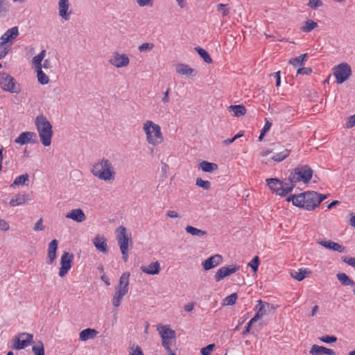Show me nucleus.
<instances>
[{
    "label": "nucleus",
    "mask_w": 355,
    "mask_h": 355,
    "mask_svg": "<svg viewBox=\"0 0 355 355\" xmlns=\"http://www.w3.org/2000/svg\"><path fill=\"white\" fill-rule=\"evenodd\" d=\"M90 171L94 177L107 182H113L116 178V169L112 162L105 157L94 162Z\"/></svg>",
    "instance_id": "nucleus-1"
},
{
    "label": "nucleus",
    "mask_w": 355,
    "mask_h": 355,
    "mask_svg": "<svg viewBox=\"0 0 355 355\" xmlns=\"http://www.w3.org/2000/svg\"><path fill=\"white\" fill-rule=\"evenodd\" d=\"M142 130L145 134L146 141L148 144L156 147L161 145L164 137L159 125L151 120L146 121L142 125Z\"/></svg>",
    "instance_id": "nucleus-2"
},
{
    "label": "nucleus",
    "mask_w": 355,
    "mask_h": 355,
    "mask_svg": "<svg viewBox=\"0 0 355 355\" xmlns=\"http://www.w3.org/2000/svg\"><path fill=\"white\" fill-rule=\"evenodd\" d=\"M287 201H292L295 206L307 210H313L320 205V200L317 198V192L315 191H307L299 195L291 196L288 197Z\"/></svg>",
    "instance_id": "nucleus-3"
},
{
    "label": "nucleus",
    "mask_w": 355,
    "mask_h": 355,
    "mask_svg": "<svg viewBox=\"0 0 355 355\" xmlns=\"http://www.w3.org/2000/svg\"><path fill=\"white\" fill-rule=\"evenodd\" d=\"M35 126L44 146H49L53 137L52 125L44 115H40L35 119Z\"/></svg>",
    "instance_id": "nucleus-4"
},
{
    "label": "nucleus",
    "mask_w": 355,
    "mask_h": 355,
    "mask_svg": "<svg viewBox=\"0 0 355 355\" xmlns=\"http://www.w3.org/2000/svg\"><path fill=\"white\" fill-rule=\"evenodd\" d=\"M157 331L162 338V345L168 355H176L175 352L171 349V347L175 345L176 341L175 331L169 325L163 324H158Z\"/></svg>",
    "instance_id": "nucleus-5"
},
{
    "label": "nucleus",
    "mask_w": 355,
    "mask_h": 355,
    "mask_svg": "<svg viewBox=\"0 0 355 355\" xmlns=\"http://www.w3.org/2000/svg\"><path fill=\"white\" fill-rule=\"evenodd\" d=\"M116 239L122 254V259L125 262L128 260V245L132 244V238L128 234L127 230L120 226L116 230Z\"/></svg>",
    "instance_id": "nucleus-6"
},
{
    "label": "nucleus",
    "mask_w": 355,
    "mask_h": 355,
    "mask_svg": "<svg viewBox=\"0 0 355 355\" xmlns=\"http://www.w3.org/2000/svg\"><path fill=\"white\" fill-rule=\"evenodd\" d=\"M313 171L307 165L297 166L288 176V181L291 183L295 184L300 181L308 182L312 178Z\"/></svg>",
    "instance_id": "nucleus-7"
},
{
    "label": "nucleus",
    "mask_w": 355,
    "mask_h": 355,
    "mask_svg": "<svg viewBox=\"0 0 355 355\" xmlns=\"http://www.w3.org/2000/svg\"><path fill=\"white\" fill-rule=\"evenodd\" d=\"M267 185L269 189L279 196H285L292 191L294 187L293 184L288 182L280 181L277 178L266 179Z\"/></svg>",
    "instance_id": "nucleus-8"
},
{
    "label": "nucleus",
    "mask_w": 355,
    "mask_h": 355,
    "mask_svg": "<svg viewBox=\"0 0 355 355\" xmlns=\"http://www.w3.org/2000/svg\"><path fill=\"white\" fill-rule=\"evenodd\" d=\"M46 54V51L45 50H42L38 55L34 56L32 59V65L37 73V80L42 85H46L49 82V78L42 70V62L44 59Z\"/></svg>",
    "instance_id": "nucleus-9"
},
{
    "label": "nucleus",
    "mask_w": 355,
    "mask_h": 355,
    "mask_svg": "<svg viewBox=\"0 0 355 355\" xmlns=\"http://www.w3.org/2000/svg\"><path fill=\"white\" fill-rule=\"evenodd\" d=\"M109 63L115 68H125L130 62L129 55L124 53L114 51L112 53L109 60Z\"/></svg>",
    "instance_id": "nucleus-10"
},
{
    "label": "nucleus",
    "mask_w": 355,
    "mask_h": 355,
    "mask_svg": "<svg viewBox=\"0 0 355 355\" xmlns=\"http://www.w3.org/2000/svg\"><path fill=\"white\" fill-rule=\"evenodd\" d=\"M1 87L10 93H19L20 92L19 85L17 83L15 80L11 76L3 73L0 78Z\"/></svg>",
    "instance_id": "nucleus-11"
},
{
    "label": "nucleus",
    "mask_w": 355,
    "mask_h": 355,
    "mask_svg": "<svg viewBox=\"0 0 355 355\" xmlns=\"http://www.w3.org/2000/svg\"><path fill=\"white\" fill-rule=\"evenodd\" d=\"M334 75L338 84H342L347 80L352 74V70L349 65L347 63H341L333 69Z\"/></svg>",
    "instance_id": "nucleus-12"
},
{
    "label": "nucleus",
    "mask_w": 355,
    "mask_h": 355,
    "mask_svg": "<svg viewBox=\"0 0 355 355\" xmlns=\"http://www.w3.org/2000/svg\"><path fill=\"white\" fill-rule=\"evenodd\" d=\"M33 336L31 334L21 333L12 340V347L15 349H22L28 347L33 341Z\"/></svg>",
    "instance_id": "nucleus-13"
},
{
    "label": "nucleus",
    "mask_w": 355,
    "mask_h": 355,
    "mask_svg": "<svg viewBox=\"0 0 355 355\" xmlns=\"http://www.w3.org/2000/svg\"><path fill=\"white\" fill-rule=\"evenodd\" d=\"M73 254L68 252H64L60 258V268L59 276L64 277L70 270L73 265Z\"/></svg>",
    "instance_id": "nucleus-14"
},
{
    "label": "nucleus",
    "mask_w": 355,
    "mask_h": 355,
    "mask_svg": "<svg viewBox=\"0 0 355 355\" xmlns=\"http://www.w3.org/2000/svg\"><path fill=\"white\" fill-rule=\"evenodd\" d=\"M240 268L238 265H228L220 268L216 275H214V279L216 282H218L224 278L230 276L232 274L236 272Z\"/></svg>",
    "instance_id": "nucleus-15"
},
{
    "label": "nucleus",
    "mask_w": 355,
    "mask_h": 355,
    "mask_svg": "<svg viewBox=\"0 0 355 355\" xmlns=\"http://www.w3.org/2000/svg\"><path fill=\"white\" fill-rule=\"evenodd\" d=\"M258 304L254 309L257 311L255 315L251 319V323H254L265 315L270 307V304L261 300H258Z\"/></svg>",
    "instance_id": "nucleus-16"
},
{
    "label": "nucleus",
    "mask_w": 355,
    "mask_h": 355,
    "mask_svg": "<svg viewBox=\"0 0 355 355\" xmlns=\"http://www.w3.org/2000/svg\"><path fill=\"white\" fill-rule=\"evenodd\" d=\"M58 14L59 16L64 21H69L70 19L72 11L70 10V3L69 0H59Z\"/></svg>",
    "instance_id": "nucleus-17"
},
{
    "label": "nucleus",
    "mask_w": 355,
    "mask_h": 355,
    "mask_svg": "<svg viewBox=\"0 0 355 355\" xmlns=\"http://www.w3.org/2000/svg\"><path fill=\"white\" fill-rule=\"evenodd\" d=\"M19 35V29L17 26H14L7 30L0 37L1 42L6 44H12L13 41Z\"/></svg>",
    "instance_id": "nucleus-18"
},
{
    "label": "nucleus",
    "mask_w": 355,
    "mask_h": 355,
    "mask_svg": "<svg viewBox=\"0 0 355 355\" xmlns=\"http://www.w3.org/2000/svg\"><path fill=\"white\" fill-rule=\"evenodd\" d=\"M175 71L180 75L186 76L188 78H193L197 76L198 71L191 68L189 64L178 63L175 65Z\"/></svg>",
    "instance_id": "nucleus-19"
},
{
    "label": "nucleus",
    "mask_w": 355,
    "mask_h": 355,
    "mask_svg": "<svg viewBox=\"0 0 355 355\" xmlns=\"http://www.w3.org/2000/svg\"><path fill=\"white\" fill-rule=\"evenodd\" d=\"M223 262V257L221 255L216 254L205 259L202 262V266L205 270H211Z\"/></svg>",
    "instance_id": "nucleus-20"
},
{
    "label": "nucleus",
    "mask_w": 355,
    "mask_h": 355,
    "mask_svg": "<svg viewBox=\"0 0 355 355\" xmlns=\"http://www.w3.org/2000/svg\"><path fill=\"white\" fill-rule=\"evenodd\" d=\"M317 243L327 249L331 250L340 253H344L346 252L345 248L344 246L331 240H319L317 241Z\"/></svg>",
    "instance_id": "nucleus-21"
},
{
    "label": "nucleus",
    "mask_w": 355,
    "mask_h": 355,
    "mask_svg": "<svg viewBox=\"0 0 355 355\" xmlns=\"http://www.w3.org/2000/svg\"><path fill=\"white\" fill-rule=\"evenodd\" d=\"M36 138V134L33 132H24L21 133L15 139V142L20 144L24 145L29 143H35L36 141L35 139Z\"/></svg>",
    "instance_id": "nucleus-22"
},
{
    "label": "nucleus",
    "mask_w": 355,
    "mask_h": 355,
    "mask_svg": "<svg viewBox=\"0 0 355 355\" xmlns=\"http://www.w3.org/2000/svg\"><path fill=\"white\" fill-rule=\"evenodd\" d=\"M130 274L128 272H123L120 278L119 283L114 287L116 291H122L123 293H128L129 291V282Z\"/></svg>",
    "instance_id": "nucleus-23"
},
{
    "label": "nucleus",
    "mask_w": 355,
    "mask_h": 355,
    "mask_svg": "<svg viewBox=\"0 0 355 355\" xmlns=\"http://www.w3.org/2000/svg\"><path fill=\"white\" fill-rule=\"evenodd\" d=\"M65 217L76 223H83L86 220V215L84 211L80 209H73L67 212Z\"/></svg>",
    "instance_id": "nucleus-24"
},
{
    "label": "nucleus",
    "mask_w": 355,
    "mask_h": 355,
    "mask_svg": "<svg viewBox=\"0 0 355 355\" xmlns=\"http://www.w3.org/2000/svg\"><path fill=\"white\" fill-rule=\"evenodd\" d=\"M274 155L270 159L262 161L265 164L270 165L271 162L273 161L275 162H280L287 158L291 153V150L286 148H283L282 150H280L278 153H273Z\"/></svg>",
    "instance_id": "nucleus-25"
},
{
    "label": "nucleus",
    "mask_w": 355,
    "mask_h": 355,
    "mask_svg": "<svg viewBox=\"0 0 355 355\" xmlns=\"http://www.w3.org/2000/svg\"><path fill=\"white\" fill-rule=\"evenodd\" d=\"M93 244L99 252L106 254L108 252L107 240L103 236L97 235L93 239Z\"/></svg>",
    "instance_id": "nucleus-26"
},
{
    "label": "nucleus",
    "mask_w": 355,
    "mask_h": 355,
    "mask_svg": "<svg viewBox=\"0 0 355 355\" xmlns=\"http://www.w3.org/2000/svg\"><path fill=\"white\" fill-rule=\"evenodd\" d=\"M31 200L30 196L26 193H17L10 201V205L12 207L23 205L28 203Z\"/></svg>",
    "instance_id": "nucleus-27"
},
{
    "label": "nucleus",
    "mask_w": 355,
    "mask_h": 355,
    "mask_svg": "<svg viewBox=\"0 0 355 355\" xmlns=\"http://www.w3.org/2000/svg\"><path fill=\"white\" fill-rule=\"evenodd\" d=\"M160 263L157 261L147 266H141V270L148 275H155L160 272Z\"/></svg>",
    "instance_id": "nucleus-28"
},
{
    "label": "nucleus",
    "mask_w": 355,
    "mask_h": 355,
    "mask_svg": "<svg viewBox=\"0 0 355 355\" xmlns=\"http://www.w3.org/2000/svg\"><path fill=\"white\" fill-rule=\"evenodd\" d=\"M309 353L311 355H335V352L333 349L318 345H313Z\"/></svg>",
    "instance_id": "nucleus-29"
},
{
    "label": "nucleus",
    "mask_w": 355,
    "mask_h": 355,
    "mask_svg": "<svg viewBox=\"0 0 355 355\" xmlns=\"http://www.w3.org/2000/svg\"><path fill=\"white\" fill-rule=\"evenodd\" d=\"M98 331L94 329L87 328L81 331L79 334V339L81 341H87L96 337Z\"/></svg>",
    "instance_id": "nucleus-30"
},
{
    "label": "nucleus",
    "mask_w": 355,
    "mask_h": 355,
    "mask_svg": "<svg viewBox=\"0 0 355 355\" xmlns=\"http://www.w3.org/2000/svg\"><path fill=\"white\" fill-rule=\"evenodd\" d=\"M227 109L230 112H232L233 116L236 117L243 116L246 113L245 107L243 105H230Z\"/></svg>",
    "instance_id": "nucleus-31"
},
{
    "label": "nucleus",
    "mask_w": 355,
    "mask_h": 355,
    "mask_svg": "<svg viewBox=\"0 0 355 355\" xmlns=\"http://www.w3.org/2000/svg\"><path fill=\"white\" fill-rule=\"evenodd\" d=\"M126 294L127 293H123L114 289V293L112 299V303L114 308H118L121 305L123 298Z\"/></svg>",
    "instance_id": "nucleus-32"
},
{
    "label": "nucleus",
    "mask_w": 355,
    "mask_h": 355,
    "mask_svg": "<svg viewBox=\"0 0 355 355\" xmlns=\"http://www.w3.org/2000/svg\"><path fill=\"white\" fill-rule=\"evenodd\" d=\"M200 168L204 172L212 173L218 169V165L207 161H202L200 163Z\"/></svg>",
    "instance_id": "nucleus-33"
},
{
    "label": "nucleus",
    "mask_w": 355,
    "mask_h": 355,
    "mask_svg": "<svg viewBox=\"0 0 355 355\" xmlns=\"http://www.w3.org/2000/svg\"><path fill=\"white\" fill-rule=\"evenodd\" d=\"M185 231L188 234H191V236H194L202 237V236L207 235L206 231L198 229L191 225H187L185 227Z\"/></svg>",
    "instance_id": "nucleus-34"
},
{
    "label": "nucleus",
    "mask_w": 355,
    "mask_h": 355,
    "mask_svg": "<svg viewBox=\"0 0 355 355\" xmlns=\"http://www.w3.org/2000/svg\"><path fill=\"white\" fill-rule=\"evenodd\" d=\"M309 273V272L308 271L307 269L301 268L299 269L298 270H292L291 272V275L292 276L293 278L298 281H302L306 277V275Z\"/></svg>",
    "instance_id": "nucleus-35"
},
{
    "label": "nucleus",
    "mask_w": 355,
    "mask_h": 355,
    "mask_svg": "<svg viewBox=\"0 0 355 355\" xmlns=\"http://www.w3.org/2000/svg\"><path fill=\"white\" fill-rule=\"evenodd\" d=\"M336 277L343 286H355V282L351 279L345 273H338L337 274Z\"/></svg>",
    "instance_id": "nucleus-36"
},
{
    "label": "nucleus",
    "mask_w": 355,
    "mask_h": 355,
    "mask_svg": "<svg viewBox=\"0 0 355 355\" xmlns=\"http://www.w3.org/2000/svg\"><path fill=\"white\" fill-rule=\"evenodd\" d=\"M306 57V53L302 54L299 57L291 59L288 62L294 67H301L304 64Z\"/></svg>",
    "instance_id": "nucleus-37"
},
{
    "label": "nucleus",
    "mask_w": 355,
    "mask_h": 355,
    "mask_svg": "<svg viewBox=\"0 0 355 355\" xmlns=\"http://www.w3.org/2000/svg\"><path fill=\"white\" fill-rule=\"evenodd\" d=\"M29 180V176L27 173L21 175L15 178L11 187L19 186L20 184H26Z\"/></svg>",
    "instance_id": "nucleus-38"
},
{
    "label": "nucleus",
    "mask_w": 355,
    "mask_h": 355,
    "mask_svg": "<svg viewBox=\"0 0 355 355\" xmlns=\"http://www.w3.org/2000/svg\"><path fill=\"white\" fill-rule=\"evenodd\" d=\"M318 26V24L313 20L309 19L307 20L304 25L301 27V31L304 33L311 32L315 28Z\"/></svg>",
    "instance_id": "nucleus-39"
},
{
    "label": "nucleus",
    "mask_w": 355,
    "mask_h": 355,
    "mask_svg": "<svg viewBox=\"0 0 355 355\" xmlns=\"http://www.w3.org/2000/svg\"><path fill=\"white\" fill-rule=\"evenodd\" d=\"M196 51L198 52V55L203 59V60L207 63H211L212 60L211 57L209 56V53L203 49L197 47L196 48Z\"/></svg>",
    "instance_id": "nucleus-40"
},
{
    "label": "nucleus",
    "mask_w": 355,
    "mask_h": 355,
    "mask_svg": "<svg viewBox=\"0 0 355 355\" xmlns=\"http://www.w3.org/2000/svg\"><path fill=\"white\" fill-rule=\"evenodd\" d=\"M33 352L35 355H44V349L42 342L39 341L32 347Z\"/></svg>",
    "instance_id": "nucleus-41"
},
{
    "label": "nucleus",
    "mask_w": 355,
    "mask_h": 355,
    "mask_svg": "<svg viewBox=\"0 0 355 355\" xmlns=\"http://www.w3.org/2000/svg\"><path fill=\"white\" fill-rule=\"evenodd\" d=\"M196 184L205 190H209L211 187V182L208 180H204L200 178H198L196 180Z\"/></svg>",
    "instance_id": "nucleus-42"
},
{
    "label": "nucleus",
    "mask_w": 355,
    "mask_h": 355,
    "mask_svg": "<svg viewBox=\"0 0 355 355\" xmlns=\"http://www.w3.org/2000/svg\"><path fill=\"white\" fill-rule=\"evenodd\" d=\"M237 294L236 293H232L230 295L226 297L223 300V305L225 306H231L236 303V301L237 300Z\"/></svg>",
    "instance_id": "nucleus-43"
},
{
    "label": "nucleus",
    "mask_w": 355,
    "mask_h": 355,
    "mask_svg": "<svg viewBox=\"0 0 355 355\" xmlns=\"http://www.w3.org/2000/svg\"><path fill=\"white\" fill-rule=\"evenodd\" d=\"M155 47L154 44L150 42L143 43L138 47V50L141 53L150 51Z\"/></svg>",
    "instance_id": "nucleus-44"
},
{
    "label": "nucleus",
    "mask_w": 355,
    "mask_h": 355,
    "mask_svg": "<svg viewBox=\"0 0 355 355\" xmlns=\"http://www.w3.org/2000/svg\"><path fill=\"white\" fill-rule=\"evenodd\" d=\"M215 348L214 344H209L200 349L202 355H211Z\"/></svg>",
    "instance_id": "nucleus-45"
},
{
    "label": "nucleus",
    "mask_w": 355,
    "mask_h": 355,
    "mask_svg": "<svg viewBox=\"0 0 355 355\" xmlns=\"http://www.w3.org/2000/svg\"><path fill=\"white\" fill-rule=\"evenodd\" d=\"M129 354L130 355H144L141 348L139 346L135 345H132L130 347Z\"/></svg>",
    "instance_id": "nucleus-46"
},
{
    "label": "nucleus",
    "mask_w": 355,
    "mask_h": 355,
    "mask_svg": "<svg viewBox=\"0 0 355 355\" xmlns=\"http://www.w3.org/2000/svg\"><path fill=\"white\" fill-rule=\"evenodd\" d=\"M58 241L56 239L51 241L48 245V252H57Z\"/></svg>",
    "instance_id": "nucleus-47"
},
{
    "label": "nucleus",
    "mask_w": 355,
    "mask_h": 355,
    "mask_svg": "<svg viewBox=\"0 0 355 355\" xmlns=\"http://www.w3.org/2000/svg\"><path fill=\"white\" fill-rule=\"evenodd\" d=\"M321 0H309L308 6L312 9H317L322 6Z\"/></svg>",
    "instance_id": "nucleus-48"
},
{
    "label": "nucleus",
    "mask_w": 355,
    "mask_h": 355,
    "mask_svg": "<svg viewBox=\"0 0 355 355\" xmlns=\"http://www.w3.org/2000/svg\"><path fill=\"white\" fill-rule=\"evenodd\" d=\"M136 1H137V3L140 7H145V6L152 7V6H153V4H154V0H137Z\"/></svg>",
    "instance_id": "nucleus-49"
},
{
    "label": "nucleus",
    "mask_w": 355,
    "mask_h": 355,
    "mask_svg": "<svg viewBox=\"0 0 355 355\" xmlns=\"http://www.w3.org/2000/svg\"><path fill=\"white\" fill-rule=\"evenodd\" d=\"M248 266L251 267L254 272H257L259 266V257L257 256L254 257Z\"/></svg>",
    "instance_id": "nucleus-50"
},
{
    "label": "nucleus",
    "mask_w": 355,
    "mask_h": 355,
    "mask_svg": "<svg viewBox=\"0 0 355 355\" xmlns=\"http://www.w3.org/2000/svg\"><path fill=\"white\" fill-rule=\"evenodd\" d=\"M9 10V4L7 0H0V13Z\"/></svg>",
    "instance_id": "nucleus-51"
},
{
    "label": "nucleus",
    "mask_w": 355,
    "mask_h": 355,
    "mask_svg": "<svg viewBox=\"0 0 355 355\" xmlns=\"http://www.w3.org/2000/svg\"><path fill=\"white\" fill-rule=\"evenodd\" d=\"M320 340L326 343H331L336 342L337 338L334 336H324L320 338Z\"/></svg>",
    "instance_id": "nucleus-52"
},
{
    "label": "nucleus",
    "mask_w": 355,
    "mask_h": 355,
    "mask_svg": "<svg viewBox=\"0 0 355 355\" xmlns=\"http://www.w3.org/2000/svg\"><path fill=\"white\" fill-rule=\"evenodd\" d=\"M218 10L222 12L223 16H226L230 12V9L227 8V5L223 3L218 5Z\"/></svg>",
    "instance_id": "nucleus-53"
},
{
    "label": "nucleus",
    "mask_w": 355,
    "mask_h": 355,
    "mask_svg": "<svg viewBox=\"0 0 355 355\" xmlns=\"http://www.w3.org/2000/svg\"><path fill=\"white\" fill-rule=\"evenodd\" d=\"M342 261L349 266L355 268V257H343Z\"/></svg>",
    "instance_id": "nucleus-54"
},
{
    "label": "nucleus",
    "mask_w": 355,
    "mask_h": 355,
    "mask_svg": "<svg viewBox=\"0 0 355 355\" xmlns=\"http://www.w3.org/2000/svg\"><path fill=\"white\" fill-rule=\"evenodd\" d=\"M43 220L42 218H40L37 223L35 224V226L33 227L34 231L39 232V231H43L44 230V226L42 224Z\"/></svg>",
    "instance_id": "nucleus-55"
},
{
    "label": "nucleus",
    "mask_w": 355,
    "mask_h": 355,
    "mask_svg": "<svg viewBox=\"0 0 355 355\" xmlns=\"http://www.w3.org/2000/svg\"><path fill=\"white\" fill-rule=\"evenodd\" d=\"M56 259V252H48L47 253V258H46V263L49 265H52L54 261Z\"/></svg>",
    "instance_id": "nucleus-56"
},
{
    "label": "nucleus",
    "mask_w": 355,
    "mask_h": 355,
    "mask_svg": "<svg viewBox=\"0 0 355 355\" xmlns=\"http://www.w3.org/2000/svg\"><path fill=\"white\" fill-rule=\"evenodd\" d=\"M312 72V69L310 67H302L297 69V73L302 75H308Z\"/></svg>",
    "instance_id": "nucleus-57"
},
{
    "label": "nucleus",
    "mask_w": 355,
    "mask_h": 355,
    "mask_svg": "<svg viewBox=\"0 0 355 355\" xmlns=\"http://www.w3.org/2000/svg\"><path fill=\"white\" fill-rule=\"evenodd\" d=\"M9 223L3 219H0V230L6 232L9 230Z\"/></svg>",
    "instance_id": "nucleus-58"
},
{
    "label": "nucleus",
    "mask_w": 355,
    "mask_h": 355,
    "mask_svg": "<svg viewBox=\"0 0 355 355\" xmlns=\"http://www.w3.org/2000/svg\"><path fill=\"white\" fill-rule=\"evenodd\" d=\"M166 214L168 217L171 218H179L181 217L178 212L174 210H168L166 211Z\"/></svg>",
    "instance_id": "nucleus-59"
},
{
    "label": "nucleus",
    "mask_w": 355,
    "mask_h": 355,
    "mask_svg": "<svg viewBox=\"0 0 355 355\" xmlns=\"http://www.w3.org/2000/svg\"><path fill=\"white\" fill-rule=\"evenodd\" d=\"M354 126H355V114L349 117L348 121L346 123L347 128H352Z\"/></svg>",
    "instance_id": "nucleus-60"
},
{
    "label": "nucleus",
    "mask_w": 355,
    "mask_h": 355,
    "mask_svg": "<svg viewBox=\"0 0 355 355\" xmlns=\"http://www.w3.org/2000/svg\"><path fill=\"white\" fill-rule=\"evenodd\" d=\"M277 150V148L276 147H274L272 149L263 150L260 153V156L262 157H266L268 155L274 153V151H275Z\"/></svg>",
    "instance_id": "nucleus-61"
},
{
    "label": "nucleus",
    "mask_w": 355,
    "mask_h": 355,
    "mask_svg": "<svg viewBox=\"0 0 355 355\" xmlns=\"http://www.w3.org/2000/svg\"><path fill=\"white\" fill-rule=\"evenodd\" d=\"M169 89H167V90L164 93V96L162 98V102L164 104H166L169 102Z\"/></svg>",
    "instance_id": "nucleus-62"
},
{
    "label": "nucleus",
    "mask_w": 355,
    "mask_h": 355,
    "mask_svg": "<svg viewBox=\"0 0 355 355\" xmlns=\"http://www.w3.org/2000/svg\"><path fill=\"white\" fill-rule=\"evenodd\" d=\"M44 62H42V69H48L51 68V62L49 59L43 60Z\"/></svg>",
    "instance_id": "nucleus-63"
},
{
    "label": "nucleus",
    "mask_w": 355,
    "mask_h": 355,
    "mask_svg": "<svg viewBox=\"0 0 355 355\" xmlns=\"http://www.w3.org/2000/svg\"><path fill=\"white\" fill-rule=\"evenodd\" d=\"M350 218H349V225L355 228V214L351 213L349 214Z\"/></svg>",
    "instance_id": "nucleus-64"
}]
</instances>
